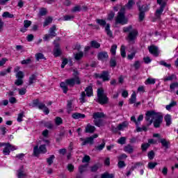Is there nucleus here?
<instances>
[{
    "label": "nucleus",
    "mask_w": 178,
    "mask_h": 178,
    "mask_svg": "<svg viewBox=\"0 0 178 178\" xmlns=\"http://www.w3.org/2000/svg\"><path fill=\"white\" fill-rule=\"evenodd\" d=\"M72 13H76V12H81V6H76L73 7V8L71 10Z\"/></svg>",
    "instance_id": "obj_57"
},
{
    "label": "nucleus",
    "mask_w": 178,
    "mask_h": 178,
    "mask_svg": "<svg viewBox=\"0 0 178 178\" xmlns=\"http://www.w3.org/2000/svg\"><path fill=\"white\" fill-rule=\"evenodd\" d=\"M93 119H102V118H105V114L103 112H96L92 115Z\"/></svg>",
    "instance_id": "obj_25"
},
{
    "label": "nucleus",
    "mask_w": 178,
    "mask_h": 178,
    "mask_svg": "<svg viewBox=\"0 0 178 178\" xmlns=\"http://www.w3.org/2000/svg\"><path fill=\"white\" fill-rule=\"evenodd\" d=\"M87 166H88V165L85 164V165H81L79 167V172L81 175H83V173L86 172V169H87Z\"/></svg>",
    "instance_id": "obj_41"
},
{
    "label": "nucleus",
    "mask_w": 178,
    "mask_h": 178,
    "mask_svg": "<svg viewBox=\"0 0 178 178\" xmlns=\"http://www.w3.org/2000/svg\"><path fill=\"white\" fill-rule=\"evenodd\" d=\"M24 118V111H22L21 113H19L18 114V117H17V121L19 122V123H22V121L23 120V118Z\"/></svg>",
    "instance_id": "obj_44"
},
{
    "label": "nucleus",
    "mask_w": 178,
    "mask_h": 178,
    "mask_svg": "<svg viewBox=\"0 0 178 178\" xmlns=\"http://www.w3.org/2000/svg\"><path fill=\"white\" fill-rule=\"evenodd\" d=\"M93 122L95 123V126H97V127L104 126V120L102 119L94 120Z\"/></svg>",
    "instance_id": "obj_30"
},
{
    "label": "nucleus",
    "mask_w": 178,
    "mask_h": 178,
    "mask_svg": "<svg viewBox=\"0 0 178 178\" xmlns=\"http://www.w3.org/2000/svg\"><path fill=\"white\" fill-rule=\"evenodd\" d=\"M87 96V95L86 94V92L83 91L81 93V96L79 97V101L81 102V104H86V97Z\"/></svg>",
    "instance_id": "obj_35"
},
{
    "label": "nucleus",
    "mask_w": 178,
    "mask_h": 178,
    "mask_svg": "<svg viewBox=\"0 0 178 178\" xmlns=\"http://www.w3.org/2000/svg\"><path fill=\"white\" fill-rule=\"evenodd\" d=\"M126 137L122 136L118 140V143L124 145V144H126Z\"/></svg>",
    "instance_id": "obj_52"
},
{
    "label": "nucleus",
    "mask_w": 178,
    "mask_h": 178,
    "mask_svg": "<svg viewBox=\"0 0 178 178\" xmlns=\"http://www.w3.org/2000/svg\"><path fill=\"white\" fill-rule=\"evenodd\" d=\"M31 21L25 19L24 21V27H25V29H29V27L31 26Z\"/></svg>",
    "instance_id": "obj_60"
},
{
    "label": "nucleus",
    "mask_w": 178,
    "mask_h": 178,
    "mask_svg": "<svg viewBox=\"0 0 178 178\" xmlns=\"http://www.w3.org/2000/svg\"><path fill=\"white\" fill-rule=\"evenodd\" d=\"M158 165L156 162H149L147 164L148 169H155V167Z\"/></svg>",
    "instance_id": "obj_45"
},
{
    "label": "nucleus",
    "mask_w": 178,
    "mask_h": 178,
    "mask_svg": "<svg viewBox=\"0 0 178 178\" xmlns=\"http://www.w3.org/2000/svg\"><path fill=\"white\" fill-rule=\"evenodd\" d=\"M2 17L8 18V19H13L15 15L13 14H10V13L6 11L2 14Z\"/></svg>",
    "instance_id": "obj_36"
},
{
    "label": "nucleus",
    "mask_w": 178,
    "mask_h": 178,
    "mask_svg": "<svg viewBox=\"0 0 178 178\" xmlns=\"http://www.w3.org/2000/svg\"><path fill=\"white\" fill-rule=\"evenodd\" d=\"M16 79H24V72L22 71H19L16 75H15Z\"/></svg>",
    "instance_id": "obj_47"
},
{
    "label": "nucleus",
    "mask_w": 178,
    "mask_h": 178,
    "mask_svg": "<svg viewBox=\"0 0 178 178\" xmlns=\"http://www.w3.org/2000/svg\"><path fill=\"white\" fill-rule=\"evenodd\" d=\"M72 119H84V118H86V115L84 114H81L80 113H74L72 115Z\"/></svg>",
    "instance_id": "obj_26"
},
{
    "label": "nucleus",
    "mask_w": 178,
    "mask_h": 178,
    "mask_svg": "<svg viewBox=\"0 0 178 178\" xmlns=\"http://www.w3.org/2000/svg\"><path fill=\"white\" fill-rule=\"evenodd\" d=\"M47 13H48V10L45 8H40L39 11L40 16H46Z\"/></svg>",
    "instance_id": "obj_50"
},
{
    "label": "nucleus",
    "mask_w": 178,
    "mask_h": 178,
    "mask_svg": "<svg viewBox=\"0 0 178 178\" xmlns=\"http://www.w3.org/2000/svg\"><path fill=\"white\" fill-rule=\"evenodd\" d=\"M131 30H133V26L129 25L123 28V33H130Z\"/></svg>",
    "instance_id": "obj_55"
},
{
    "label": "nucleus",
    "mask_w": 178,
    "mask_h": 178,
    "mask_svg": "<svg viewBox=\"0 0 178 178\" xmlns=\"http://www.w3.org/2000/svg\"><path fill=\"white\" fill-rule=\"evenodd\" d=\"M98 169H99V166L98 165V164H95L94 165L90 167V171L93 173L97 172Z\"/></svg>",
    "instance_id": "obj_54"
},
{
    "label": "nucleus",
    "mask_w": 178,
    "mask_h": 178,
    "mask_svg": "<svg viewBox=\"0 0 178 178\" xmlns=\"http://www.w3.org/2000/svg\"><path fill=\"white\" fill-rule=\"evenodd\" d=\"M100 178H115L114 174H111L108 172H105L104 173L101 175Z\"/></svg>",
    "instance_id": "obj_34"
},
{
    "label": "nucleus",
    "mask_w": 178,
    "mask_h": 178,
    "mask_svg": "<svg viewBox=\"0 0 178 178\" xmlns=\"http://www.w3.org/2000/svg\"><path fill=\"white\" fill-rule=\"evenodd\" d=\"M97 102L98 104H100V105H106V104L109 102V98L106 95L99 96L97 97Z\"/></svg>",
    "instance_id": "obj_15"
},
{
    "label": "nucleus",
    "mask_w": 178,
    "mask_h": 178,
    "mask_svg": "<svg viewBox=\"0 0 178 178\" xmlns=\"http://www.w3.org/2000/svg\"><path fill=\"white\" fill-rule=\"evenodd\" d=\"M129 122L127 121H124L122 123L118 124V129L120 131L123 130V129H126V127H128Z\"/></svg>",
    "instance_id": "obj_33"
},
{
    "label": "nucleus",
    "mask_w": 178,
    "mask_h": 178,
    "mask_svg": "<svg viewBox=\"0 0 178 178\" xmlns=\"http://www.w3.org/2000/svg\"><path fill=\"white\" fill-rule=\"evenodd\" d=\"M124 151L127 154H133L134 152V147L130 144H128L124 147Z\"/></svg>",
    "instance_id": "obj_22"
},
{
    "label": "nucleus",
    "mask_w": 178,
    "mask_h": 178,
    "mask_svg": "<svg viewBox=\"0 0 178 178\" xmlns=\"http://www.w3.org/2000/svg\"><path fill=\"white\" fill-rule=\"evenodd\" d=\"M52 20H54V19L51 17H47L44 19V22L43 23V27H47V26H49V24L52 23Z\"/></svg>",
    "instance_id": "obj_29"
},
{
    "label": "nucleus",
    "mask_w": 178,
    "mask_h": 178,
    "mask_svg": "<svg viewBox=\"0 0 178 178\" xmlns=\"http://www.w3.org/2000/svg\"><path fill=\"white\" fill-rule=\"evenodd\" d=\"M147 156L150 161H152V159L155 158V152H154V150H151L147 153Z\"/></svg>",
    "instance_id": "obj_49"
},
{
    "label": "nucleus",
    "mask_w": 178,
    "mask_h": 178,
    "mask_svg": "<svg viewBox=\"0 0 178 178\" xmlns=\"http://www.w3.org/2000/svg\"><path fill=\"white\" fill-rule=\"evenodd\" d=\"M56 25H53L52 27H51L49 30V34H45L43 40L44 41H49V38H54V37H56Z\"/></svg>",
    "instance_id": "obj_9"
},
{
    "label": "nucleus",
    "mask_w": 178,
    "mask_h": 178,
    "mask_svg": "<svg viewBox=\"0 0 178 178\" xmlns=\"http://www.w3.org/2000/svg\"><path fill=\"white\" fill-rule=\"evenodd\" d=\"M164 120L165 122V126H167V127H169V126L172 124V115H170V114L165 115L164 117Z\"/></svg>",
    "instance_id": "obj_23"
},
{
    "label": "nucleus",
    "mask_w": 178,
    "mask_h": 178,
    "mask_svg": "<svg viewBox=\"0 0 178 178\" xmlns=\"http://www.w3.org/2000/svg\"><path fill=\"white\" fill-rule=\"evenodd\" d=\"M155 83H156L155 79H152V78H148L145 81V84H155Z\"/></svg>",
    "instance_id": "obj_62"
},
{
    "label": "nucleus",
    "mask_w": 178,
    "mask_h": 178,
    "mask_svg": "<svg viewBox=\"0 0 178 178\" xmlns=\"http://www.w3.org/2000/svg\"><path fill=\"white\" fill-rule=\"evenodd\" d=\"M96 23L101 26L102 27H105V31L110 38L113 37V33L111 31V24H106V21L102 19H96Z\"/></svg>",
    "instance_id": "obj_4"
},
{
    "label": "nucleus",
    "mask_w": 178,
    "mask_h": 178,
    "mask_svg": "<svg viewBox=\"0 0 178 178\" xmlns=\"http://www.w3.org/2000/svg\"><path fill=\"white\" fill-rule=\"evenodd\" d=\"M79 74V71L74 70L72 78L65 79V81L60 82V87L64 94H67V91H69V87H74L76 84V86H80V84H81V79H80ZM67 86H69V87H67Z\"/></svg>",
    "instance_id": "obj_1"
},
{
    "label": "nucleus",
    "mask_w": 178,
    "mask_h": 178,
    "mask_svg": "<svg viewBox=\"0 0 178 178\" xmlns=\"http://www.w3.org/2000/svg\"><path fill=\"white\" fill-rule=\"evenodd\" d=\"M160 143H161L162 147H163V148H165V149H169V147H170V141H168L165 138H161L160 140Z\"/></svg>",
    "instance_id": "obj_19"
},
{
    "label": "nucleus",
    "mask_w": 178,
    "mask_h": 178,
    "mask_svg": "<svg viewBox=\"0 0 178 178\" xmlns=\"http://www.w3.org/2000/svg\"><path fill=\"white\" fill-rule=\"evenodd\" d=\"M83 56H84V53L79 51L74 55V59L75 60H81Z\"/></svg>",
    "instance_id": "obj_37"
},
{
    "label": "nucleus",
    "mask_w": 178,
    "mask_h": 178,
    "mask_svg": "<svg viewBox=\"0 0 178 178\" xmlns=\"http://www.w3.org/2000/svg\"><path fill=\"white\" fill-rule=\"evenodd\" d=\"M80 141H83L81 144V145L83 147L84 145H87V144H90V145H94V141L92 140V138L87 137L86 138H81Z\"/></svg>",
    "instance_id": "obj_16"
},
{
    "label": "nucleus",
    "mask_w": 178,
    "mask_h": 178,
    "mask_svg": "<svg viewBox=\"0 0 178 178\" xmlns=\"http://www.w3.org/2000/svg\"><path fill=\"white\" fill-rule=\"evenodd\" d=\"M90 47L95 49H99V48H101V44L97 42V40H92L90 41Z\"/></svg>",
    "instance_id": "obj_27"
},
{
    "label": "nucleus",
    "mask_w": 178,
    "mask_h": 178,
    "mask_svg": "<svg viewBox=\"0 0 178 178\" xmlns=\"http://www.w3.org/2000/svg\"><path fill=\"white\" fill-rule=\"evenodd\" d=\"M158 5L160 6V8L156 10V17H161V15L163 13V10H165V8H166V1H163V0H157Z\"/></svg>",
    "instance_id": "obj_10"
},
{
    "label": "nucleus",
    "mask_w": 178,
    "mask_h": 178,
    "mask_svg": "<svg viewBox=\"0 0 178 178\" xmlns=\"http://www.w3.org/2000/svg\"><path fill=\"white\" fill-rule=\"evenodd\" d=\"M73 19H74V15H65L64 16V21L65 22H69L70 20H73Z\"/></svg>",
    "instance_id": "obj_58"
},
{
    "label": "nucleus",
    "mask_w": 178,
    "mask_h": 178,
    "mask_svg": "<svg viewBox=\"0 0 178 178\" xmlns=\"http://www.w3.org/2000/svg\"><path fill=\"white\" fill-rule=\"evenodd\" d=\"M55 123L56 126H60L63 123V120H62V118L60 117H56L55 118Z\"/></svg>",
    "instance_id": "obj_46"
},
{
    "label": "nucleus",
    "mask_w": 178,
    "mask_h": 178,
    "mask_svg": "<svg viewBox=\"0 0 178 178\" xmlns=\"http://www.w3.org/2000/svg\"><path fill=\"white\" fill-rule=\"evenodd\" d=\"M108 58H109V55H108V52L106 51H100L97 54L98 60H105Z\"/></svg>",
    "instance_id": "obj_17"
},
{
    "label": "nucleus",
    "mask_w": 178,
    "mask_h": 178,
    "mask_svg": "<svg viewBox=\"0 0 178 178\" xmlns=\"http://www.w3.org/2000/svg\"><path fill=\"white\" fill-rule=\"evenodd\" d=\"M137 35H138V31H137L136 29L129 32L128 34V40H129V42H134V41L137 38Z\"/></svg>",
    "instance_id": "obj_14"
},
{
    "label": "nucleus",
    "mask_w": 178,
    "mask_h": 178,
    "mask_svg": "<svg viewBox=\"0 0 178 178\" xmlns=\"http://www.w3.org/2000/svg\"><path fill=\"white\" fill-rule=\"evenodd\" d=\"M149 147L150 146H149V143H142V145L140 146L142 152H147V149H148Z\"/></svg>",
    "instance_id": "obj_40"
},
{
    "label": "nucleus",
    "mask_w": 178,
    "mask_h": 178,
    "mask_svg": "<svg viewBox=\"0 0 178 178\" xmlns=\"http://www.w3.org/2000/svg\"><path fill=\"white\" fill-rule=\"evenodd\" d=\"M140 166H143V163L138 161L131 167V170H136V169H137V168H140Z\"/></svg>",
    "instance_id": "obj_43"
},
{
    "label": "nucleus",
    "mask_w": 178,
    "mask_h": 178,
    "mask_svg": "<svg viewBox=\"0 0 178 178\" xmlns=\"http://www.w3.org/2000/svg\"><path fill=\"white\" fill-rule=\"evenodd\" d=\"M136 4H137L139 12H143L145 13V12H148V10H149V6H148V5L147 4H144L142 6H140L138 3H137Z\"/></svg>",
    "instance_id": "obj_18"
},
{
    "label": "nucleus",
    "mask_w": 178,
    "mask_h": 178,
    "mask_svg": "<svg viewBox=\"0 0 178 178\" xmlns=\"http://www.w3.org/2000/svg\"><path fill=\"white\" fill-rule=\"evenodd\" d=\"M0 147H5L3 149V155H10V151H16L17 149L15 146L10 143H0Z\"/></svg>",
    "instance_id": "obj_6"
},
{
    "label": "nucleus",
    "mask_w": 178,
    "mask_h": 178,
    "mask_svg": "<svg viewBox=\"0 0 178 178\" xmlns=\"http://www.w3.org/2000/svg\"><path fill=\"white\" fill-rule=\"evenodd\" d=\"M163 122V115L159 112H156L154 117H153V124L155 129H159L161 124Z\"/></svg>",
    "instance_id": "obj_5"
},
{
    "label": "nucleus",
    "mask_w": 178,
    "mask_h": 178,
    "mask_svg": "<svg viewBox=\"0 0 178 178\" xmlns=\"http://www.w3.org/2000/svg\"><path fill=\"white\" fill-rule=\"evenodd\" d=\"M85 91L86 92V97H88L89 98L94 95V90L91 86L86 87Z\"/></svg>",
    "instance_id": "obj_20"
},
{
    "label": "nucleus",
    "mask_w": 178,
    "mask_h": 178,
    "mask_svg": "<svg viewBox=\"0 0 178 178\" xmlns=\"http://www.w3.org/2000/svg\"><path fill=\"white\" fill-rule=\"evenodd\" d=\"M145 18V13L143 11H139V22H143Z\"/></svg>",
    "instance_id": "obj_63"
},
{
    "label": "nucleus",
    "mask_w": 178,
    "mask_h": 178,
    "mask_svg": "<svg viewBox=\"0 0 178 178\" xmlns=\"http://www.w3.org/2000/svg\"><path fill=\"white\" fill-rule=\"evenodd\" d=\"M95 79H102V81H109L111 80V75L108 70L102 71L101 74L95 73Z\"/></svg>",
    "instance_id": "obj_8"
},
{
    "label": "nucleus",
    "mask_w": 178,
    "mask_h": 178,
    "mask_svg": "<svg viewBox=\"0 0 178 178\" xmlns=\"http://www.w3.org/2000/svg\"><path fill=\"white\" fill-rule=\"evenodd\" d=\"M29 106L32 108H38L40 111H43L45 115H49V108L45 106V104L40 102V99H33Z\"/></svg>",
    "instance_id": "obj_3"
},
{
    "label": "nucleus",
    "mask_w": 178,
    "mask_h": 178,
    "mask_svg": "<svg viewBox=\"0 0 178 178\" xmlns=\"http://www.w3.org/2000/svg\"><path fill=\"white\" fill-rule=\"evenodd\" d=\"M132 66L134 67L135 70H138V69L141 67V63L140 60H136Z\"/></svg>",
    "instance_id": "obj_42"
},
{
    "label": "nucleus",
    "mask_w": 178,
    "mask_h": 178,
    "mask_svg": "<svg viewBox=\"0 0 178 178\" xmlns=\"http://www.w3.org/2000/svg\"><path fill=\"white\" fill-rule=\"evenodd\" d=\"M113 17H115V12L111 11L110 13L108 14L107 20H113Z\"/></svg>",
    "instance_id": "obj_59"
},
{
    "label": "nucleus",
    "mask_w": 178,
    "mask_h": 178,
    "mask_svg": "<svg viewBox=\"0 0 178 178\" xmlns=\"http://www.w3.org/2000/svg\"><path fill=\"white\" fill-rule=\"evenodd\" d=\"M156 112L155 111H148L146 113V117L145 118L146 122H149V124H152L154 122V118L155 116Z\"/></svg>",
    "instance_id": "obj_12"
},
{
    "label": "nucleus",
    "mask_w": 178,
    "mask_h": 178,
    "mask_svg": "<svg viewBox=\"0 0 178 178\" xmlns=\"http://www.w3.org/2000/svg\"><path fill=\"white\" fill-rule=\"evenodd\" d=\"M116 49H118V45L113 44L111 46L110 52H111V54H112V55H113V56H115V55H116Z\"/></svg>",
    "instance_id": "obj_48"
},
{
    "label": "nucleus",
    "mask_w": 178,
    "mask_h": 178,
    "mask_svg": "<svg viewBox=\"0 0 178 178\" xmlns=\"http://www.w3.org/2000/svg\"><path fill=\"white\" fill-rule=\"evenodd\" d=\"M105 91L104 90V88H99L97 89V97H102L103 95H105Z\"/></svg>",
    "instance_id": "obj_53"
},
{
    "label": "nucleus",
    "mask_w": 178,
    "mask_h": 178,
    "mask_svg": "<svg viewBox=\"0 0 178 178\" xmlns=\"http://www.w3.org/2000/svg\"><path fill=\"white\" fill-rule=\"evenodd\" d=\"M173 79H177L176 75L172 74L171 76L164 78V81H172V80H173Z\"/></svg>",
    "instance_id": "obj_61"
},
{
    "label": "nucleus",
    "mask_w": 178,
    "mask_h": 178,
    "mask_svg": "<svg viewBox=\"0 0 178 178\" xmlns=\"http://www.w3.org/2000/svg\"><path fill=\"white\" fill-rule=\"evenodd\" d=\"M35 80H37V74H32L29 76V86H31V84H34V81H35Z\"/></svg>",
    "instance_id": "obj_32"
},
{
    "label": "nucleus",
    "mask_w": 178,
    "mask_h": 178,
    "mask_svg": "<svg viewBox=\"0 0 178 178\" xmlns=\"http://www.w3.org/2000/svg\"><path fill=\"white\" fill-rule=\"evenodd\" d=\"M54 45V49H53L54 51V56L55 58H58L62 55V50H60V44L59 42H56V40H54L53 42Z\"/></svg>",
    "instance_id": "obj_11"
},
{
    "label": "nucleus",
    "mask_w": 178,
    "mask_h": 178,
    "mask_svg": "<svg viewBox=\"0 0 178 178\" xmlns=\"http://www.w3.org/2000/svg\"><path fill=\"white\" fill-rule=\"evenodd\" d=\"M149 52L152 55H154L156 58H158L159 56V49H158V47L152 44L148 47Z\"/></svg>",
    "instance_id": "obj_13"
},
{
    "label": "nucleus",
    "mask_w": 178,
    "mask_h": 178,
    "mask_svg": "<svg viewBox=\"0 0 178 178\" xmlns=\"http://www.w3.org/2000/svg\"><path fill=\"white\" fill-rule=\"evenodd\" d=\"M105 148V142H102L101 145L95 146V149L97 151H102Z\"/></svg>",
    "instance_id": "obj_51"
},
{
    "label": "nucleus",
    "mask_w": 178,
    "mask_h": 178,
    "mask_svg": "<svg viewBox=\"0 0 178 178\" xmlns=\"http://www.w3.org/2000/svg\"><path fill=\"white\" fill-rule=\"evenodd\" d=\"M47 152L46 145H40L39 147L38 145H37L33 147V156L38 157L40 156V154H47Z\"/></svg>",
    "instance_id": "obj_7"
},
{
    "label": "nucleus",
    "mask_w": 178,
    "mask_h": 178,
    "mask_svg": "<svg viewBox=\"0 0 178 178\" xmlns=\"http://www.w3.org/2000/svg\"><path fill=\"white\" fill-rule=\"evenodd\" d=\"M55 160V155L52 154L49 158L47 159V163L49 166H51L52 163H54V161Z\"/></svg>",
    "instance_id": "obj_39"
},
{
    "label": "nucleus",
    "mask_w": 178,
    "mask_h": 178,
    "mask_svg": "<svg viewBox=\"0 0 178 178\" xmlns=\"http://www.w3.org/2000/svg\"><path fill=\"white\" fill-rule=\"evenodd\" d=\"M23 79H17L15 81V86H23Z\"/></svg>",
    "instance_id": "obj_64"
},
{
    "label": "nucleus",
    "mask_w": 178,
    "mask_h": 178,
    "mask_svg": "<svg viewBox=\"0 0 178 178\" xmlns=\"http://www.w3.org/2000/svg\"><path fill=\"white\" fill-rule=\"evenodd\" d=\"M110 67H116L118 63L116 62V57L113 56L111 58L110 61Z\"/></svg>",
    "instance_id": "obj_28"
},
{
    "label": "nucleus",
    "mask_w": 178,
    "mask_h": 178,
    "mask_svg": "<svg viewBox=\"0 0 178 178\" xmlns=\"http://www.w3.org/2000/svg\"><path fill=\"white\" fill-rule=\"evenodd\" d=\"M94 131H95V127L88 124L86 127L85 133H89L91 134L94 133Z\"/></svg>",
    "instance_id": "obj_24"
},
{
    "label": "nucleus",
    "mask_w": 178,
    "mask_h": 178,
    "mask_svg": "<svg viewBox=\"0 0 178 178\" xmlns=\"http://www.w3.org/2000/svg\"><path fill=\"white\" fill-rule=\"evenodd\" d=\"M115 24L124 26L129 23V19L126 17V8L122 7L115 17Z\"/></svg>",
    "instance_id": "obj_2"
},
{
    "label": "nucleus",
    "mask_w": 178,
    "mask_h": 178,
    "mask_svg": "<svg viewBox=\"0 0 178 178\" xmlns=\"http://www.w3.org/2000/svg\"><path fill=\"white\" fill-rule=\"evenodd\" d=\"M118 166L120 169H122L123 168H126V163L122 160H118Z\"/></svg>",
    "instance_id": "obj_56"
},
{
    "label": "nucleus",
    "mask_w": 178,
    "mask_h": 178,
    "mask_svg": "<svg viewBox=\"0 0 178 178\" xmlns=\"http://www.w3.org/2000/svg\"><path fill=\"white\" fill-rule=\"evenodd\" d=\"M136 100H137V95L136 94V92H134L132 93L129 99L130 105H133V104H136Z\"/></svg>",
    "instance_id": "obj_31"
},
{
    "label": "nucleus",
    "mask_w": 178,
    "mask_h": 178,
    "mask_svg": "<svg viewBox=\"0 0 178 178\" xmlns=\"http://www.w3.org/2000/svg\"><path fill=\"white\" fill-rule=\"evenodd\" d=\"M72 112H73V101L68 100L67 101V113L70 115Z\"/></svg>",
    "instance_id": "obj_21"
},
{
    "label": "nucleus",
    "mask_w": 178,
    "mask_h": 178,
    "mask_svg": "<svg viewBox=\"0 0 178 178\" xmlns=\"http://www.w3.org/2000/svg\"><path fill=\"white\" fill-rule=\"evenodd\" d=\"M120 54L122 58H126V46L124 44L121 45L120 47Z\"/></svg>",
    "instance_id": "obj_38"
}]
</instances>
